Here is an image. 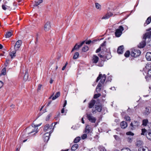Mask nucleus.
Instances as JSON below:
<instances>
[{
    "instance_id": "dca6fc26",
    "label": "nucleus",
    "mask_w": 151,
    "mask_h": 151,
    "mask_svg": "<svg viewBox=\"0 0 151 151\" xmlns=\"http://www.w3.org/2000/svg\"><path fill=\"white\" fill-rule=\"evenodd\" d=\"M113 14L109 12L107 14H106V15H105L102 18V19H107L109 18L110 17L112 16Z\"/></svg>"
},
{
    "instance_id": "f03ea898",
    "label": "nucleus",
    "mask_w": 151,
    "mask_h": 151,
    "mask_svg": "<svg viewBox=\"0 0 151 151\" xmlns=\"http://www.w3.org/2000/svg\"><path fill=\"white\" fill-rule=\"evenodd\" d=\"M124 29V28L122 26H119L118 28L116 30L115 32V36L117 37H119L122 34V32Z\"/></svg>"
},
{
    "instance_id": "774afa93",
    "label": "nucleus",
    "mask_w": 151,
    "mask_h": 151,
    "mask_svg": "<svg viewBox=\"0 0 151 151\" xmlns=\"http://www.w3.org/2000/svg\"><path fill=\"white\" fill-rule=\"evenodd\" d=\"M51 101H49V102L48 103V104H47V106H49V105H50V104H51Z\"/></svg>"
},
{
    "instance_id": "4c0bfd02",
    "label": "nucleus",
    "mask_w": 151,
    "mask_h": 151,
    "mask_svg": "<svg viewBox=\"0 0 151 151\" xmlns=\"http://www.w3.org/2000/svg\"><path fill=\"white\" fill-rule=\"evenodd\" d=\"M130 55V52L129 51H127L125 53L124 55L126 57H128Z\"/></svg>"
},
{
    "instance_id": "6e6d98bb",
    "label": "nucleus",
    "mask_w": 151,
    "mask_h": 151,
    "mask_svg": "<svg viewBox=\"0 0 151 151\" xmlns=\"http://www.w3.org/2000/svg\"><path fill=\"white\" fill-rule=\"evenodd\" d=\"M101 49V47H100L96 51V52L98 53L100 51Z\"/></svg>"
},
{
    "instance_id": "20e7f679",
    "label": "nucleus",
    "mask_w": 151,
    "mask_h": 151,
    "mask_svg": "<svg viewBox=\"0 0 151 151\" xmlns=\"http://www.w3.org/2000/svg\"><path fill=\"white\" fill-rule=\"evenodd\" d=\"M86 117L88 120L92 123H95L96 120V118L93 116L91 114H87Z\"/></svg>"
},
{
    "instance_id": "680f3d73",
    "label": "nucleus",
    "mask_w": 151,
    "mask_h": 151,
    "mask_svg": "<svg viewBox=\"0 0 151 151\" xmlns=\"http://www.w3.org/2000/svg\"><path fill=\"white\" fill-rule=\"evenodd\" d=\"M143 150V147H140L138 149V151H142Z\"/></svg>"
},
{
    "instance_id": "4d7b16f0",
    "label": "nucleus",
    "mask_w": 151,
    "mask_h": 151,
    "mask_svg": "<svg viewBox=\"0 0 151 151\" xmlns=\"http://www.w3.org/2000/svg\"><path fill=\"white\" fill-rule=\"evenodd\" d=\"M42 86V85L41 84H39L38 86V87L37 88L38 91L40 90L41 89V88Z\"/></svg>"
},
{
    "instance_id": "a18cd8bd",
    "label": "nucleus",
    "mask_w": 151,
    "mask_h": 151,
    "mask_svg": "<svg viewBox=\"0 0 151 151\" xmlns=\"http://www.w3.org/2000/svg\"><path fill=\"white\" fill-rule=\"evenodd\" d=\"M124 118L126 121H130L131 120L130 117L128 116H125Z\"/></svg>"
},
{
    "instance_id": "c85d7f7f",
    "label": "nucleus",
    "mask_w": 151,
    "mask_h": 151,
    "mask_svg": "<svg viewBox=\"0 0 151 151\" xmlns=\"http://www.w3.org/2000/svg\"><path fill=\"white\" fill-rule=\"evenodd\" d=\"M28 74L27 71L25 72V74L24 76V81H26L28 79Z\"/></svg>"
},
{
    "instance_id": "ea45409f",
    "label": "nucleus",
    "mask_w": 151,
    "mask_h": 151,
    "mask_svg": "<svg viewBox=\"0 0 151 151\" xmlns=\"http://www.w3.org/2000/svg\"><path fill=\"white\" fill-rule=\"evenodd\" d=\"M101 96V94L100 93L96 94L94 95L93 98L94 99H96L99 97Z\"/></svg>"
},
{
    "instance_id": "58836bf2",
    "label": "nucleus",
    "mask_w": 151,
    "mask_h": 151,
    "mask_svg": "<svg viewBox=\"0 0 151 151\" xmlns=\"http://www.w3.org/2000/svg\"><path fill=\"white\" fill-rule=\"evenodd\" d=\"M2 7L3 9H4V10H6L8 9V6H7L6 5H5L3 4L2 5Z\"/></svg>"
},
{
    "instance_id": "9b49d317",
    "label": "nucleus",
    "mask_w": 151,
    "mask_h": 151,
    "mask_svg": "<svg viewBox=\"0 0 151 151\" xmlns=\"http://www.w3.org/2000/svg\"><path fill=\"white\" fill-rule=\"evenodd\" d=\"M22 43V42L21 40H19L17 41L14 45V50H18L19 48Z\"/></svg>"
},
{
    "instance_id": "7ed1b4c3",
    "label": "nucleus",
    "mask_w": 151,
    "mask_h": 151,
    "mask_svg": "<svg viewBox=\"0 0 151 151\" xmlns=\"http://www.w3.org/2000/svg\"><path fill=\"white\" fill-rule=\"evenodd\" d=\"M141 52L139 50L133 49L131 52V55L134 57H137L139 56Z\"/></svg>"
},
{
    "instance_id": "2f4dec72",
    "label": "nucleus",
    "mask_w": 151,
    "mask_h": 151,
    "mask_svg": "<svg viewBox=\"0 0 151 151\" xmlns=\"http://www.w3.org/2000/svg\"><path fill=\"white\" fill-rule=\"evenodd\" d=\"M12 35V33L11 32H8L6 33L5 35L6 38H9Z\"/></svg>"
},
{
    "instance_id": "39448f33",
    "label": "nucleus",
    "mask_w": 151,
    "mask_h": 151,
    "mask_svg": "<svg viewBox=\"0 0 151 151\" xmlns=\"http://www.w3.org/2000/svg\"><path fill=\"white\" fill-rule=\"evenodd\" d=\"M139 125V123L137 121H134L130 124V126L132 129H134Z\"/></svg>"
},
{
    "instance_id": "cd10ccee",
    "label": "nucleus",
    "mask_w": 151,
    "mask_h": 151,
    "mask_svg": "<svg viewBox=\"0 0 151 151\" xmlns=\"http://www.w3.org/2000/svg\"><path fill=\"white\" fill-rule=\"evenodd\" d=\"M148 122V121L147 119H146L142 120V125L144 126H146L147 123Z\"/></svg>"
},
{
    "instance_id": "ddd939ff",
    "label": "nucleus",
    "mask_w": 151,
    "mask_h": 151,
    "mask_svg": "<svg viewBox=\"0 0 151 151\" xmlns=\"http://www.w3.org/2000/svg\"><path fill=\"white\" fill-rule=\"evenodd\" d=\"M99 57L95 55H93L92 58V62L94 63H97L99 61Z\"/></svg>"
},
{
    "instance_id": "a211bd4d",
    "label": "nucleus",
    "mask_w": 151,
    "mask_h": 151,
    "mask_svg": "<svg viewBox=\"0 0 151 151\" xmlns=\"http://www.w3.org/2000/svg\"><path fill=\"white\" fill-rule=\"evenodd\" d=\"M121 126L122 128L125 129L127 126V123L125 121L122 122L121 123Z\"/></svg>"
},
{
    "instance_id": "f3484780",
    "label": "nucleus",
    "mask_w": 151,
    "mask_h": 151,
    "mask_svg": "<svg viewBox=\"0 0 151 151\" xmlns=\"http://www.w3.org/2000/svg\"><path fill=\"white\" fill-rule=\"evenodd\" d=\"M146 58L148 61H151V52H147L146 55Z\"/></svg>"
},
{
    "instance_id": "aec40b11",
    "label": "nucleus",
    "mask_w": 151,
    "mask_h": 151,
    "mask_svg": "<svg viewBox=\"0 0 151 151\" xmlns=\"http://www.w3.org/2000/svg\"><path fill=\"white\" fill-rule=\"evenodd\" d=\"M91 128L89 127V125H87L86 127L85 133L86 134H88L91 133Z\"/></svg>"
},
{
    "instance_id": "c03bdc74",
    "label": "nucleus",
    "mask_w": 151,
    "mask_h": 151,
    "mask_svg": "<svg viewBox=\"0 0 151 151\" xmlns=\"http://www.w3.org/2000/svg\"><path fill=\"white\" fill-rule=\"evenodd\" d=\"M132 137H129L127 139V141L129 142H131L132 141Z\"/></svg>"
},
{
    "instance_id": "052dcab7",
    "label": "nucleus",
    "mask_w": 151,
    "mask_h": 151,
    "mask_svg": "<svg viewBox=\"0 0 151 151\" xmlns=\"http://www.w3.org/2000/svg\"><path fill=\"white\" fill-rule=\"evenodd\" d=\"M91 40H89L88 41H87L86 42V44H90L91 43Z\"/></svg>"
},
{
    "instance_id": "5fc2aeb1",
    "label": "nucleus",
    "mask_w": 151,
    "mask_h": 151,
    "mask_svg": "<svg viewBox=\"0 0 151 151\" xmlns=\"http://www.w3.org/2000/svg\"><path fill=\"white\" fill-rule=\"evenodd\" d=\"M106 41H104V42L101 45V47H103L105 46L106 45Z\"/></svg>"
},
{
    "instance_id": "3c124183",
    "label": "nucleus",
    "mask_w": 151,
    "mask_h": 151,
    "mask_svg": "<svg viewBox=\"0 0 151 151\" xmlns=\"http://www.w3.org/2000/svg\"><path fill=\"white\" fill-rule=\"evenodd\" d=\"M100 151H107L106 150L104 147H100Z\"/></svg>"
},
{
    "instance_id": "bb28decb",
    "label": "nucleus",
    "mask_w": 151,
    "mask_h": 151,
    "mask_svg": "<svg viewBox=\"0 0 151 151\" xmlns=\"http://www.w3.org/2000/svg\"><path fill=\"white\" fill-rule=\"evenodd\" d=\"M151 64H146L145 67V68H144V70L145 71L146 70H150V69Z\"/></svg>"
},
{
    "instance_id": "72a5a7b5",
    "label": "nucleus",
    "mask_w": 151,
    "mask_h": 151,
    "mask_svg": "<svg viewBox=\"0 0 151 151\" xmlns=\"http://www.w3.org/2000/svg\"><path fill=\"white\" fill-rule=\"evenodd\" d=\"M50 127L49 124H46L44 128V129L45 131H46Z\"/></svg>"
},
{
    "instance_id": "473e14b6",
    "label": "nucleus",
    "mask_w": 151,
    "mask_h": 151,
    "mask_svg": "<svg viewBox=\"0 0 151 151\" xmlns=\"http://www.w3.org/2000/svg\"><path fill=\"white\" fill-rule=\"evenodd\" d=\"M81 139L80 137H78L76 138L74 140V142L75 143H76L79 142Z\"/></svg>"
},
{
    "instance_id": "37998d69",
    "label": "nucleus",
    "mask_w": 151,
    "mask_h": 151,
    "mask_svg": "<svg viewBox=\"0 0 151 151\" xmlns=\"http://www.w3.org/2000/svg\"><path fill=\"white\" fill-rule=\"evenodd\" d=\"M142 132L141 133L142 135H144L145 133L146 132V130L145 129H142Z\"/></svg>"
},
{
    "instance_id": "f704fd0d",
    "label": "nucleus",
    "mask_w": 151,
    "mask_h": 151,
    "mask_svg": "<svg viewBox=\"0 0 151 151\" xmlns=\"http://www.w3.org/2000/svg\"><path fill=\"white\" fill-rule=\"evenodd\" d=\"M95 7L97 9L100 10L101 9V6L98 3H96L95 4Z\"/></svg>"
},
{
    "instance_id": "423d86ee",
    "label": "nucleus",
    "mask_w": 151,
    "mask_h": 151,
    "mask_svg": "<svg viewBox=\"0 0 151 151\" xmlns=\"http://www.w3.org/2000/svg\"><path fill=\"white\" fill-rule=\"evenodd\" d=\"M151 112V107L150 106L146 107L143 112V114L145 116L149 115Z\"/></svg>"
},
{
    "instance_id": "de8ad7c7",
    "label": "nucleus",
    "mask_w": 151,
    "mask_h": 151,
    "mask_svg": "<svg viewBox=\"0 0 151 151\" xmlns=\"http://www.w3.org/2000/svg\"><path fill=\"white\" fill-rule=\"evenodd\" d=\"M126 134L127 135H131V136H133L134 135L133 133L132 132H127L126 133Z\"/></svg>"
},
{
    "instance_id": "f8f14e48",
    "label": "nucleus",
    "mask_w": 151,
    "mask_h": 151,
    "mask_svg": "<svg viewBox=\"0 0 151 151\" xmlns=\"http://www.w3.org/2000/svg\"><path fill=\"white\" fill-rule=\"evenodd\" d=\"M51 133V132L50 133L47 132L44 134L43 137L44 138V139L45 142H48L49 139V136H50Z\"/></svg>"
},
{
    "instance_id": "412c9836",
    "label": "nucleus",
    "mask_w": 151,
    "mask_h": 151,
    "mask_svg": "<svg viewBox=\"0 0 151 151\" xmlns=\"http://www.w3.org/2000/svg\"><path fill=\"white\" fill-rule=\"evenodd\" d=\"M95 104V101L94 100H92L89 103L88 107L91 108Z\"/></svg>"
},
{
    "instance_id": "6e6552de",
    "label": "nucleus",
    "mask_w": 151,
    "mask_h": 151,
    "mask_svg": "<svg viewBox=\"0 0 151 151\" xmlns=\"http://www.w3.org/2000/svg\"><path fill=\"white\" fill-rule=\"evenodd\" d=\"M147 38H144V36L143 38V40L139 43L138 46L139 48H142L144 47L146 45V43L145 42L146 39Z\"/></svg>"
},
{
    "instance_id": "bf43d9fd",
    "label": "nucleus",
    "mask_w": 151,
    "mask_h": 151,
    "mask_svg": "<svg viewBox=\"0 0 151 151\" xmlns=\"http://www.w3.org/2000/svg\"><path fill=\"white\" fill-rule=\"evenodd\" d=\"M66 104H67V101H66V100H65L64 101V103L63 104V107H65V106L66 105Z\"/></svg>"
},
{
    "instance_id": "09e8293b",
    "label": "nucleus",
    "mask_w": 151,
    "mask_h": 151,
    "mask_svg": "<svg viewBox=\"0 0 151 151\" xmlns=\"http://www.w3.org/2000/svg\"><path fill=\"white\" fill-rule=\"evenodd\" d=\"M105 57L107 59L110 58H111V55L110 53H108V54L106 55L105 56Z\"/></svg>"
},
{
    "instance_id": "a878e982",
    "label": "nucleus",
    "mask_w": 151,
    "mask_h": 151,
    "mask_svg": "<svg viewBox=\"0 0 151 151\" xmlns=\"http://www.w3.org/2000/svg\"><path fill=\"white\" fill-rule=\"evenodd\" d=\"M60 92H57L56 93L55 95L54 96H53L52 97V100H55L58 97L60 96Z\"/></svg>"
},
{
    "instance_id": "e2e57ef3",
    "label": "nucleus",
    "mask_w": 151,
    "mask_h": 151,
    "mask_svg": "<svg viewBox=\"0 0 151 151\" xmlns=\"http://www.w3.org/2000/svg\"><path fill=\"white\" fill-rule=\"evenodd\" d=\"M60 116V113H59L55 117V119H56L57 118H58Z\"/></svg>"
},
{
    "instance_id": "2eb2a0df",
    "label": "nucleus",
    "mask_w": 151,
    "mask_h": 151,
    "mask_svg": "<svg viewBox=\"0 0 151 151\" xmlns=\"http://www.w3.org/2000/svg\"><path fill=\"white\" fill-rule=\"evenodd\" d=\"M124 47L123 45H122L119 47L118 48L117 52L118 54H122L124 51Z\"/></svg>"
},
{
    "instance_id": "1a4fd4ad",
    "label": "nucleus",
    "mask_w": 151,
    "mask_h": 151,
    "mask_svg": "<svg viewBox=\"0 0 151 151\" xmlns=\"http://www.w3.org/2000/svg\"><path fill=\"white\" fill-rule=\"evenodd\" d=\"M51 28L50 23V22H47L44 26V30L45 31L49 30Z\"/></svg>"
},
{
    "instance_id": "a19ab883",
    "label": "nucleus",
    "mask_w": 151,
    "mask_h": 151,
    "mask_svg": "<svg viewBox=\"0 0 151 151\" xmlns=\"http://www.w3.org/2000/svg\"><path fill=\"white\" fill-rule=\"evenodd\" d=\"M147 75L149 77L151 78V69L148 70Z\"/></svg>"
},
{
    "instance_id": "4be33fe9",
    "label": "nucleus",
    "mask_w": 151,
    "mask_h": 151,
    "mask_svg": "<svg viewBox=\"0 0 151 151\" xmlns=\"http://www.w3.org/2000/svg\"><path fill=\"white\" fill-rule=\"evenodd\" d=\"M146 136L147 138L149 140H151V132H147L146 133Z\"/></svg>"
},
{
    "instance_id": "49530a36",
    "label": "nucleus",
    "mask_w": 151,
    "mask_h": 151,
    "mask_svg": "<svg viewBox=\"0 0 151 151\" xmlns=\"http://www.w3.org/2000/svg\"><path fill=\"white\" fill-rule=\"evenodd\" d=\"M121 151H131L130 150L127 148H124L122 149Z\"/></svg>"
},
{
    "instance_id": "b1692460",
    "label": "nucleus",
    "mask_w": 151,
    "mask_h": 151,
    "mask_svg": "<svg viewBox=\"0 0 151 151\" xmlns=\"http://www.w3.org/2000/svg\"><path fill=\"white\" fill-rule=\"evenodd\" d=\"M151 35V32L150 31L149 32H147L144 35V38H149L150 36Z\"/></svg>"
},
{
    "instance_id": "69168bd1",
    "label": "nucleus",
    "mask_w": 151,
    "mask_h": 151,
    "mask_svg": "<svg viewBox=\"0 0 151 151\" xmlns=\"http://www.w3.org/2000/svg\"><path fill=\"white\" fill-rule=\"evenodd\" d=\"M64 109L63 108L61 110V112L62 113H64Z\"/></svg>"
},
{
    "instance_id": "13d9d810",
    "label": "nucleus",
    "mask_w": 151,
    "mask_h": 151,
    "mask_svg": "<svg viewBox=\"0 0 151 151\" xmlns=\"http://www.w3.org/2000/svg\"><path fill=\"white\" fill-rule=\"evenodd\" d=\"M3 83L1 81H0V88L3 86Z\"/></svg>"
},
{
    "instance_id": "393cba45",
    "label": "nucleus",
    "mask_w": 151,
    "mask_h": 151,
    "mask_svg": "<svg viewBox=\"0 0 151 151\" xmlns=\"http://www.w3.org/2000/svg\"><path fill=\"white\" fill-rule=\"evenodd\" d=\"M78 146L77 144H75L73 145L71 147V150L72 151H75L77 149Z\"/></svg>"
},
{
    "instance_id": "603ef678",
    "label": "nucleus",
    "mask_w": 151,
    "mask_h": 151,
    "mask_svg": "<svg viewBox=\"0 0 151 151\" xmlns=\"http://www.w3.org/2000/svg\"><path fill=\"white\" fill-rule=\"evenodd\" d=\"M100 151H107L106 150L104 147H100Z\"/></svg>"
},
{
    "instance_id": "0e129e2a",
    "label": "nucleus",
    "mask_w": 151,
    "mask_h": 151,
    "mask_svg": "<svg viewBox=\"0 0 151 151\" xmlns=\"http://www.w3.org/2000/svg\"><path fill=\"white\" fill-rule=\"evenodd\" d=\"M6 62L7 63H9V62H10L9 59H6Z\"/></svg>"
},
{
    "instance_id": "0eeeda50",
    "label": "nucleus",
    "mask_w": 151,
    "mask_h": 151,
    "mask_svg": "<svg viewBox=\"0 0 151 151\" xmlns=\"http://www.w3.org/2000/svg\"><path fill=\"white\" fill-rule=\"evenodd\" d=\"M42 123H40L38 124H35V123H33L32 125V127L35 128L32 130V131L30 132H29V134L33 132H36L35 133H37L38 131H37L38 128L37 127L40 126L41 124Z\"/></svg>"
},
{
    "instance_id": "864d4df0",
    "label": "nucleus",
    "mask_w": 151,
    "mask_h": 151,
    "mask_svg": "<svg viewBox=\"0 0 151 151\" xmlns=\"http://www.w3.org/2000/svg\"><path fill=\"white\" fill-rule=\"evenodd\" d=\"M68 64V63L67 62H66V63L65 64V65H64V66L62 68V70H63L65 69Z\"/></svg>"
},
{
    "instance_id": "8fccbe9b",
    "label": "nucleus",
    "mask_w": 151,
    "mask_h": 151,
    "mask_svg": "<svg viewBox=\"0 0 151 151\" xmlns=\"http://www.w3.org/2000/svg\"><path fill=\"white\" fill-rule=\"evenodd\" d=\"M87 134H83L81 136V138L82 139H84L87 137Z\"/></svg>"
},
{
    "instance_id": "c9c22d12",
    "label": "nucleus",
    "mask_w": 151,
    "mask_h": 151,
    "mask_svg": "<svg viewBox=\"0 0 151 151\" xmlns=\"http://www.w3.org/2000/svg\"><path fill=\"white\" fill-rule=\"evenodd\" d=\"M6 69L5 68H4L1 70V74L5 75L6 74Z\"/></svg>"
},
{
    "instance_id": "c756f323",
    "label": "nucleus",
    "mask_w": 151,
    "mask_h": 151,
    "mask_svg": "<svg viewBox=\"0 0 151 151\" xmlns=\"http://www.w3.org/2000/svg\"><path fill=\"white\" fill-rule=\"evenodd\" d=\"M42 0H39L38 1H35L34 5H33L34 6H37L38 5H39V4L41 3H42Z\"/></svg>"
},
{
    "instance_id": "7c9ffc66",
    "label": "nucleus",
    "mask_w": 151,
    "mask_h": 151,
    "mask_svg": "<svg viewBox=\"0 0 151 151\" xmlns=\"http://www.w3.org/2000/svg\"><path fill=\"white\" fill-rule=\"evenodd\" d=\"M79 54L78 52H76L73 55V58L74 59H77L78 57Z\"/></svg>"
},
{
    "instance_id": "79ce46f5",
    "label": "nucleus",
    "mask_w": 151,
    "mask_h": 151,
    "mask_svg": "<svg viewBox=\"0 0 151 151\" xmlns=\"http://www.w3.org/2000/svg\"><path fill=\"white\" fill-rule=\"evenodd\" d=\"M52 114H48L47 116L46 117V121H48L49 120L50 117L51 116Z\"/></svg>"
},
{
    "instance_id": "5701e85b",
    "label": "nucleus",
    "mask_w": 151,
    "mask_h": 151,
    "mask_svg": "<svg viewBox=\"0 0 151 151\" xmlns=\"http://www.w3.org/2000/svg\"><path fill=\"white\" fill-rule=\"evenodd\" d=\"M151 17H148L146 21L145 22L144 24V26H146L147 25L149 24L151 22V20L150 19Z\"/></svg>"
},
{
    "instance_id": "6ab92c4d",
    "label": "nucleus",
    "mask_w": 151,
    "mask_h": 151,
    "mask_svg": "<svg viewBox=\"0 0 151 151\" xmlns=\"http://www.w3.org/2000/svg\"><path fill=\"white\" fill-rule=\"evenodd\" d=\"M17 50H15L9 52V55L11 57V59L13 58L16 56V51Z\"/></svg>"
},
{
    "instance_id": "e433bc0d",
    "label": "nucleus",
    "mask_w": 151,
    "mask_h": 151,
    "mask_svg": "<svg viewBox=\"0 0 151 151\" xmlns=\"http://www.w3.org/2000/svg\"><path fill=\"white\" fill-rule=\"evenodd\" d=\"M88 47L87 46H85L83 48L82 51L84 52H86L88 50Z\"/></svg>"
},
{
    "instance_id": "4468645a",
    "label": "nucleus",
    "mask_w": 151,
    "mask_h": 151,
    "mask_svg": "<svg viewBox=\"0 0 151 151\" xmlns=\"http://www.w3.org/2000/svg\"><path fill=\"white\" fill-rule=\"evenodd\" d=\"M95 108L98 111L100 112L102 110V106L100 104H96L95 105Z\"/></svg>"
},
{
    "instance_id": "9d476101",
    "label": "nucleus",
    "mask_w": 151,
    "mask_h": 151,
    "mask_svg": "<svg viewBox=\"0 0 151 151\" xmlns=\"http://www.w3.org/2000/svg\"><path fill=\"white\" fill-rule=\"evenodd\" d=\"M85 41L82 42L79 45L76 44L73 49L72 52L74 50H78L81 47L82 45L85 43Z\"/></svg>"
},
{
    "instance_id": "338daca9",
    "label": "nucleus",
    "mask_w": 151,
    "mask_h": 151,
    "mask_svg": "<svg viewBox=\"0 0 151 151\" xmlns=\"http://www.w3.org/2000/svg\"><path fill=\"white\" fill-rule=\"evenodd\" d=\"M81 122H82V123H83V124H84V120H83V118H82L81 119Z\"/></svg>"
},
{
    "instance_id": "f257e3e1",
    "label": "nucleus",
    "mask_w": 151,
    "mask_h": 151,
    "mask_svg": "<svg viewBox=\"0 0 151 151\" xmlns=\"http://www.w3.org/2000/svg\"><path fill=\"white\" fill-rule=\"evenodd\" d=\"M106 77V76L105 74H104L102 75V74H100L99 76L97 77L96 80V82H98L99 80H100L96 88V91L97 93L100 91L101 89L102 84L104 83L105 81Z\"/></svg>"
}]
</instances>
